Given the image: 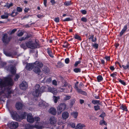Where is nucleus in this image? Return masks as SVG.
<instances>
[{"label":"nucleus","instance_id":"obj_11","mask_svg":"<svg viewBox=\"0 0 129 129\" xmlns=\"http://www.w3.org/2000/svg\"><path fill=\"white\" fill-rule=\"evenodd\" d=\"M75 88L78 92L83 94H84L85 95H87V93L86 92L84 91H83L81 89H79L78 88L77 84H75Z\"/></svg>","mask_w":129,"mask_h":129},{"label":"nucleus","instance_id":"obj_54","mask_svg":"<svg viewBox=\"0 0 129 129\" xmlns=\"http://www.w3.org/2000/svg\"><path fill=\"white\" fill-rule=\"evenodd\" d=\"M58 66L59 67H61L63 66V64L61 62L58 63Z\"/></svg>","mask_w":129,"mask_h":129},{"label":"nucleus","instance_id":"obj_38","mask_svg":"<svg viewBox=\"0 0 129 129\" xmlns=\"http://www.w3.org/2000/svg\"><path fill=\"white\" fill-rule=\"evenodd\" d=\"M98 81L100 82L103 79V78L101 75H99L97 77Z\"/></svg>","mask_w":129,"mask_h":129},{"label":"nucleus","instance_id":"obj_9","mask_svg":"<svg viewBox=\"0 0 129 129\" xmlns=\"http://www.w3.org/2000/svg\"><path fill=\"white\" fill-rule=\"evenodd\" d=\"M49 121L50 123L52 125L55 126L57 121L56 119L53 116L51 117L49 119Z\"/></svg>","mask_w":129,"mask_h":129},{"label":"nucleus","instance_id":"obj_8","mask_svg":"<svg viewBox=\"0 0 129 129\" xmlns=\"http://www.w3.org/2000/svg\"><path fill=\"white\" fill-rule=\"evenodd\" d=\"M20 88L22 90H26L27 87V83L25 81H23L20 84Z\"/></svg>","mask_w":129,"mask_h":129},{"label":"nucleus","instance_id":"obj_6","mask_svg":"<svg viewBox=\"0 0 129 129\" xmlns=\"http://www.w3.org/2000/svg\"><path fill=\"white\" fill-rule=\"evenodd\" d=\"M11 39V38L10 37H8V34H6L4 35L2 38V40L5 43L8 44L10 41Z\"/></svg>","mask_w":129,"mask_h":129},{"label":"nucleus","instance_id":"obj_1","mask_svg":"<svg viewBox=\"0 0 129 129\" xmlns=\"http://www.w3.org/2000/svg\"><path fill=\"white\" fill-rule=\"evenodd\" d=\"M13 84V80L10 77L6 78L3 80L0 79V86L2 87L12 86Z\"/></svg>","mask_w":129,"mask_h":129},{"label":"nucleus","instance_id":"obj_19","mask_svg":"<svg viewBox=\"0 0 129 129\" xmlns=\"http://www.w3.org/2000/svg\"><path fill=\"white\" fill-rule=\"evenodd\" d=\"M18 14V13L17 10L14 9L13 10L12 13L10 14V15L13 17H14L16 16Z\"/></svg>","mask_w":129,"mask_h":129},{"label":"nucleus","instance_id":"obj_5","mask_svg":"<svg viewBox=\"0 0 129 129\" xmlns=\"http://www.w3.org/2000/svg\"><path fill=\"white\" fill-rule=\"evenodd\" d=\"M25 129H33L35 127L37 129H42L44 128V127L43 126L39 125H31L29 124H27L25 126Z\"/></svg>","mask_w":129,"mask_h":129},{"label":"nucleus","instance_id":"obj_22","mask_svg":"<svg viewBox=\"0 0 129 129\" xmlns=\"http://www.w3.org/2000/svg\"><path fill=\"white\" fill-rule=\"evenodd\" d=\"M85 126L84 124L81 123H79L77 125L76 127L79 129H82L83 127H85Z\"/></svg>","mask_w":129,"mask_h":129},{"label":"nucleus","instance_id":"obj_52","mask_svg":"<svg viewBox=\"0 0 129 129\" xmlns=\"http://www.w3.org/2000/svg\"><path fill=\"white\" fill-rule=\"evenodd\" d=\"M119 81L120 82L124 85H125L126 84L125 82L123 80H122L120 79L119 80Z\"/></svg>","mask_w":129,"mask_h":129},{"label":"nucleus","instance_id":"obj_34","mask_svg":"<svg viewBox=\"0 0 129 129\" xmlns=\"http://www.w3.org/2000/svg\"><path fill=\"white\" fill-rule=\"evenodd\" d=\"M15 116L16 120L17 121H19L20 120V119H21V116H20L17 114H16L15 115Z\"/></svg>","mask_w":129,"mask_h":129},{"label":"nucleus","instance_id":"obj_24","mask_svg":"<svg viewBox=\"0 0 129 129\" xmlns=\"http://www.w3.org/2000/svg\"><path fill=\"white\" fill-rule=\"evenodd\" d=\"M68 85L69 87H71V86L70 85H68V83L65 81H64L62 82V87H66Z\"/></svg>","mask_w":129,"mask_h":129},{"label":"nucleus","instance_id":"obj_28","mask_svg":"<svg viewBox=\"0 0 129 129\" xmlns=\"http://www.w3.org/2000/svg\"><path fill=\"white\" fill-rule=\"evenodd\" d=\"M43 70L45 73H47V74H48V73H49V69H48L47 67H45L43 68Z\"/></svg>","mask_w":129,"mask_h":129},{"label":"nucleus","instance_id":"obj_51","mask_svg":"<svg viewBox=\"0 0 129 129\" xmlns=\"http://www.w3.org/2000/svg\"><path fill=\"white\" fill-rule=\"evenodd\" d=\"M24 34V33L22 32H20L17 34V36L19 37H21Z\"/></svg>","mask_w":129,"mask_h":129},{"label":"nucleus","instance_id":"obj_25","mask_svg":"<svg viewBox=\"0 0 129 129\" xmlns=\"http://www.w3.org/2000/svg\"><path fill=\"white\" fill-rule=\"evenodd\" d=\"M53 98L54 102L55 103H56L57 102L58 100L60 99L59 96H53Z\"/></svg>","mask_w":129,"mask_h":129},{"label":"nucleus","instance_id":"obj_64","mask_svg":"<svg viewBox=\"0 0 129 129\" xmlns=\"http://www.w3.org/2000/svg\"><path fill=\"white\" fill-rule=\"evenodd\" d=\"M110 76H111L114 77L116 76V74L114 73L111 74Z\"/></svg>","mask_w":129,"mask_h":129},{"label":"nucleus","instance_id":"obj_26","mask_svg":"<svg viewBox=\"0 0 129 129\" xmlns=\"http://www.w3.org/2000/svg\"><path fill=\"white\" fill-rule=\"evenodd\" d=\"M47 50L48 54H49V56L51 57H53V54L50 49L49 48H48Z\"/></svg>","mask_w":129,"mask_h":129},{"label":"nucleus","instance_id":"obj_31","mask_svg":"<svg viewBox=\"0 0 129 129\" xmlns=\"http://www.w3.org/2000/svg\"><path fill=\"white\" fill-rule=\"evenodd\" d=\"M12 3L9 4L8 3H7L4 6L5 7H6L8 8H9L10 7L13 6Z\"/></svg>","mask_w":129,"mask_h":129},{"label":"nucleus","instance_id":"obj_17","mask_svg":"<svg viewBox=\"0 0 129 129\" xmlns=\"http://www.w3.org/2000/svg\"><path fill=\"white\" fill-rule=\"evenodd\" d=\"M69 114L68 112H65L62 114V117L64 119H67L69 117Z\"/></svg>","mask_w":129,"mask_h":129},{"label":"nucleus","instance_id":"obj_13","mask_svg":"<svg viewBox=\"0 0 129 129\" xmlns=\"http://www.w3.org/2000/svg\"><path fill=\"white\" fill-rule=\"evenodd\" d=\"M48 112L49 113L54 115H55L56 113V109L53 107L50 108Z\"/></svg>","mask_w":129,"mask_h":129},{"label":"nucleus","instance_id":"obj_4","mask_svg":"<svg viewBox=\"0 0 129 129\" xmlns=\"http://www.w3.org/2000/svg\"><path fill=\"white\" fill-rule=\"evenodd\" d=\"M40 86L39 84H36L34 87V91L32 92L33 95L36 97H38L40 93L39 91V87Z\"/></svg>","mask_w":129,"mask_h":129},{"label":"nucleus","instance_id":"obj_37","mask_svg":"<svg viewBox=\"0 0 129 129\" xmlns=\"http://www.w3.org/2000/svg\"><path fill=\"white\" fill-rule=\"evenodd\" d=\"M120 108L122 110L125 111H127V110L126 107L122 105L120 107Z\"/></svg>","mask_w":129,"mask_h":129},{"label":"nucleus","instance_id":"obj_12","mask_svg":"<svg viewBox=\"0 0 129 129\" xmlns=\"http://www.w3.org/2000/svg\"><path fill=\"white\" fill-rule=\"evenodd\" d=\"M43 66L42 63L39 61H36L34 64V67L36 66L39 67L40 68H42Z\"/></svg>","mask_w":129,"mask_h":129},{"label":"nucleus","instance_id":"obj_3","mask_svg":"<svg viewBox=\"0 0 129 129\" xmlns=\"http://www.w3.org/2000/svg\"><path fill=\"white\" fill-rule=\"evenodd\" d=\"M57 113L58 114H61L62 111L65 110L67 108V106L65 103H62L59 104L57 107Z\"/></svg>","mask_w":129,"mask_h":129},{"label":"nucleus","instance_id":"obj_46","mask_svg":"<svg viewBox=\"0 0 129 129\" xmlns=\"http://www.w3.org/2000/svg\"><path fill=\"white\" fill-rule=\"evenodd\" d=\"M17 30V29H14L12 30L11 31H10V35H11L12 34H14L15 32Z\"/></svg>","mask_w":129,"mask_h":129},{"label":"nucleus","instance_id":"obj_10","mask_svg":"<svg viewBox=\"0 0 129 129\" xmlns=\"http://www.w3.org/2000/svg\"><path fill=\"white\" fill-rule=\"evenodd\" d=\"M27 119L28 122L30 123H33L34 121V118L33 117L32 115L30 114L27 115Z\"/></svg>","mask_w":129,"mask_h":129},{"label":"nucleus","instance_id":"obj_21","mask_svg":"<svg viewBox=\"0 0 129 129\" xmlns=\"http://www.w3.org/2000/svg\"><path fill=\"white\" fill-rule=\"evenodd\" d=\"M51 90L50 92L54 94H56L57 93V91L56 88H49V90Z\"/></svg>","mask_w":129,"mask_h":129},{"label":"nucleus","instance_id":"obj_59","mask_svg":"<svg viewBox=\"0 0 129 129\" xmlns=\"http://www.w3.org/2000/svg\"><path fill=\"white\" fill-rule=\"evenodd\" d=\"M81 12L83 14H85L86 13V11L85 10H82Z\"/></svg>","mask_w":129,"mask_h":129},{"label":"nucleus","instance_id":"obj_27","mask_svg":"<svg viewBox=\"0 0 129 129\" xmlns=\"http://www.w3.org/2000/svg\"><path fill=\"white\" fill-rule=\"evenodd\" d=\"M10 15V14H9L7 13H6L4 15H2L1 16V18L2 19H7L8 18V16Z\"/></svg>","mask_w":129,"mask_h":129},{"label":"nucleus","instance_id":"obj_50","mask_svg":"<svg viewBox=\"0 0 129 129\" xmlns=\"http://www.w3.org/2000/svg\"><path fill=\"white\" fill-rule=\"evenodd\" d=\"M81 20L84 22H86L87 21L86 18L84 17H83L81 18Z\"/></svg>","mask_w":129,"mask_h":129},{"label":"nucleus","instance_id":"obj_41","mask_svg":"<svg viewBox=\"0 0 129 129\" xmlns=\"http://www.w3.org/2000/svg\"><path fill=\"white\" fill-rule=\"evenodd\" d=\"M74 71L76 73H77L78 72H81V70L79 68H76L74 69Z\"/></svg>","mask_w":129,"mask_h":129},{"label":"nucleus","instance_id":"obj_14","mask_svg":"<svg viewBox=\"0 0 129 129\" xmlns=\"http://www.w3.org/2000/svg\"><path fill=\"white\" fill-rule=\"evenodd\" d=\"M34 67V64L32 63H28L26 64L25 68L27 70L30 71Z\"/></svg>","mask_w":129,"mask_h":129},{"label":"nucleus","instance_id":"obj_16","mask_svg":"<svg viewBox=\"0 0 129 129\" xmlns=\"http://www.w3.org/2000/svg\"><path fill=\"white\" fill-rule=\"evenodd\" d=\"M23 107L22 104L19 102H17L16 104V107L18 110L21 109Z\"/></svg>","mask_w":129,"mask_h":129},{"label":"nucleus","instance_id":"obj_36","mask_svg":"<svg viewBox=\"0 0 129 129\" xmlns=\"http://www.w3.org/2000/svg\"><path fill=\"white\" fill-rule=\"evenodd\" d=\"M45 89V87L43 86H42L40 88H39V91L40 92V93L44 92Z\"/></svg>","mask_w":129,"mask_h":129},{"label":"nucleus","instance_id":"obj_47","mask_svg":"<svg viewBox=\"0 0 129 129\" xmlns=\"http://www.w3.org/2000/svg\"><path fill=\"white\" fill-rule=\"evenodd\" d=\"M19 75L18 74H16L15 75V78H14V80L15 81H17L18 80V79L19 78Z\"/></svg>","mask_w":129,"mask_h":129},{"label":"nucleus","instance_id":"obj_56","mask_svg":"<svg viewBox=\"0 0 129 129\" xmlns=\"http://www.w3.org/2000/svg\"><path fill=\"white\" fill-rule=\"evenodd\" d=\"M72 20V19L70 18H67L63 20V21H71Z\"/></svg>","mask_w":129,"mask_h":129},{"label":"nucleus","instance_id":"obj_33","mask_svg":"<svg viewBox=\"0 0 129 129\" xmlns=\"http://www.w3.org/2000/svg\"><path fill=\"white\" fill-rule=\"evenodd\" d=\"M4 54L7 56L12 57H13L12 55V53L11 52H4Z\"/></svg>","mask_w":129,"mask_h":129},{"label":"nucleus","instance_id":"obj_58","mask_svg":"<svg viewBox=\"0 0 129 129\" xmlns=\"http://www.w3.org/2000/svg\"><path fill=\"white\" fill-rule=\"evenodd\" d=\"M69 58H66L65 60V63L67 64L69 63Z\"/></svg>","mask_w":129,"mask_h":129},{"label":"nucleus","instance_id":"obj_48","mask_svg":"<svg viewBox=\"0 0 129 129\" xmlns=\"http://www.w3.org/2000/svg\"><path fill=\"white\" fill-rule=\"evenodd\" d=\"M92 46L94 47L95 48L97 49L98 47V44L95 43L94 44L92 45Z\"/></svg>","mask_w":129,"mask_h":129},{"label":"nucleus","instance_id":"obj_44","mask_svg":"<svg viewBox=\"0 0 129 129\" xmlns=\"http://www.w3.org/2000/svg\"><path fill=\"white\" fill-rule=\"evenodd\" d=\"M70 96L69 95H66L64 98V100L67 101L70 99L71 98Z\"/></svg>","mask_w":129,"mask_h":129},{"label":"nucleus","instance_id":"obj_61","mask_svg":"<svg viewBox=\"0 0 129 129\" xmlns=\"http://www.w3.org/2000/svg\"><path fill=\"white\" fill-rule=\"evenodd\" d=\"M105 116V113H102L99 116L100 117L104 118Z\"/></svg>","mask_w":129,"mask_h":129},{"label":"nucleus","instance_id":"obj_42","mask_svg":"<svg viewBox=\"0 0 129 129\" xmlns=\"http://www.w3.org/2000/svg\"><path fill=\"white\" fill-rule=\"evenodd\" d=\"M94 110L95 111H97L100 109V107L98 105L95 106H94Z\"/></svg>","mask_w":129,"mask_h":129},{"label":"nucleus","instance_id":"obj_35","mask_svg":"<svg viewBox=\"0 0 129 129\" xmlns=\"http://www.w3.org/2000/svg\"><path fill=\"white\" fill-rule=\"evenodd\" d=\"M122 67L125 70H126L127 69H129V62L127 63L126 66L122 65Z\"/></svg>","mask_w":129,"mask_h":129},{"label":"nucleus","instance_id":"obj_40","mask_svg":"<svg viewBox=\"0 0 129 129\" xmlns=\"http://www.w3.org/2000/svg\"><path fill=\"white\" fill-rule=\"evenodd\" d=\"M103 124H104V125H107V123L104 120H101L100 122V125H102Z\"/></svg>","mask_w":129,"mask_h":129},{"label":"nucleus","instance_id":"obj_49","mask_svg":"<svg viewBox=\"0 0 129 129\" xmlns=\"http://www.w3.org/2000/svg\"><path fill=\"white\" fill-rule=\"evenodd\" d=\"M17 11L19 12H21L22 11V9L21 8L19 7H17Z\"/></svg>","mask_w":129,"mask_h":129},{"label":"nucleus","instance_id":"obj_23","mask_svg":"<svg viewBox=\"0 0 129 129\" xmlns=\"http://www.w3.org/2000/svg\"><path fill=\"white\" fill-rule=\"evenodd\" d=\"M72 116L75 118H76L78 115V113L77 112H73L71 113Z\"/></svg>","mask_w":129,"mask_h":129},{"label":"nucleus","instance_id":"obj_7","mask_svg":"<svg viewBox=\"0 0 129 129\" xmlns=\"http://www.w3.org/2000/svg\"><path fill=\"white\" fill-rule=\"evenodd\" d=\"M8 125L11 127L15 129L18 127L19 124L18 123L16 122H9L8 124Z\"/></svg>","mask_w":129,"mask_h":129},{"label":"nucleus","instance_id":"obj_39","mask_svg":"<svg viewBox=\"0 0 129 129\" xmlns=\"http://www.w3.org/2000/svg\"><path fill=\"white\" fill-rule=\"evenodd\" d=\"M72 3L71 1H67L64 3V5L67 6L70 5Z\"/></svg>","mask_w":129,"mask_h":129},{"label":"nucleus","instance_id":"obj_30","mask_svg":"<svg viewBox=\"0 0 129 129\" xmlns=\"http://www.w3.org/2000/svg\"><path fill=\"white\" fill-rule=\"evenodd\" d=\"M100 101L99 100H93L92 101V103L94 104H98L100 105Z\"/></svg>","mask_w":129,"mask_h":129},{"label":"nucleus","instance_id":"obj_43","mask_svg":"<svg viewBox=\"0 0 129 129\" xmlns=\"http://www.w3.org/2000/svg\"><path fill=\"white\" fill-rule=\"evenodd\" d=\"M75 100L74 99H73L71 101V103L70 104V105L72 107L73 105L75 103Z\"/></svg>","mask_w":129,"mask_h":129},{"label":"nucleus","instance_id":"obj_53","mask_svg":"<svg viewBox=\"0 0 129 129\" xmlns=\"http://www.w3.org/2000/svg\"><path fill=\"white\" fill-rule=\"evenodd\" d=\"M80 62L81 61H77L76 62H75L74 64V66L75 67H76L78 65V64L80 63Z\"/></svg>","mask_w":129,"mask_h":129},{"label":"nucleus","instance_id":"obj_60","mask_svg":"<svg viewBox=\"0 0 129 129\" xmlns=\"http://www.w3.org/2000/svg\"><path fill=\"white\" fill-rule=\"evenodd\" d=\"M51 78H49L47 79V80H46V82H47L49 83L51 82Z\"/></svg>","mask_w":129,"mask_h":129},{"label":"nucleus","instance_id":"obj_29","mask_svg":"<svg viewBox=\"0 0 129 129\" xmlns=\"http://www.w3.org/2000/svg\"><path fill=\"white\" fill-rule=\"evenodd\" d=\"M20 46L24 49H26L27 47L26 45V42L22 43L20 45Z\"/></svg>","mask_w":129,"mask_h":129},{"label":"nucleus","instance_id":"obj_2","mask_svg":"<svg viewBox=\"0 0 129 129\" xmlns=\"http://www.w3.org/2000/svg\"><path fill=\"white\" fill-rule=\"evenodd\" d=\"M26 45L27 48L34 49L37 48V46H39V44L37 42L35 44L31 41L26 42Z\"/></svg>","mask_w":129,"mask_h":129},{"label":"nucleus","instance_id":"obj_15","mask_svg":"<svg viewBox=\"0 0 129 129\" xmlns=\"http://www.w3.org/2000/svg\"><path fill=\"white\" fill-rule=\"evenodd\" d=\"M33 68V71L36 73L38 74L39 75V73L41 72V70L39 68L36 66H34Z\"/></svg>","mask_w":129,"mask_h":129},{"label":"nucleus","instance_id":"obj_32","mask_svg":"<svg viewBox=\"0 0 129 129\" xmlns=\"http://www.w3.org/2000/svg\"><path fill=\"white\" fill-rule=\"evenodd\" d=\"M27 115V114L25 112L22 113L21 115V119H24L26 117Z\"/></svg>","mask_w":129,"mask_h":129},{"label":"nucleus","instance_id":"obj_62","mask_svg":"<svg viewBox=\"0 0 129 129\" xmlns=\"http://www.w3.org/2000/svg\"><path fill=\"white\" fill-rule=\"evenodd\" d=\"M53 85H57V83L56 81L55 80H54L53 81Z\"/></svg>","mask_w":129,"mask_h":129},{"label":"nucleus","instance_id":"obj_20","mask_svg":"<svg viewBox=\"0 0 129 129\" xmlns=\"http://www.w3.org/2000/svg\"><path fill=\"white\" fill-rule=\"evenodd\" d=\"M15 67L12 66L10 68V72L11 74H15L16 73V70Z\"/></svg>","mask_w":129,"mask_h":129},{"label":"nucleus","instance_id":"obj_57","mask_svg":"<svg viewBox=\"0 0 129 129\" xmlns=\"http://www.w3.org/2000/svg\"><path fill=\"white\" fill-rule=\"evenodd\" d=\"M34 120H35L37 121H40V118L38 117H35L34 118Z\"/></svg>","mask_w":129,"mask_h":129},{"label":"nucleus","instance_id":"obj_63","mask_svg":"<svg viewBox=\"0 0 129 129\" xmlns=\"http://www.w3.org/2000/svg\"><path fill=\"white\" fill-rule=\"evenodd\" d=\"M47 0H44V4L45 6L46 7H47Z\"/></svg>","mask_w":129,"mask_h":129},{"label":"nucleus","instance_id":"obj_45","mask_svg":"<svg viewBox=\"0 0 129 129\" xmlns=\"http://www.w3.org/2000/svg\"><path fill=\"white\" fill-rule=\"evenodd\" d=\"M74 37L76 39L79 40H81L80 37L77 35H76L75 36H74Z\"/></svg>","mask_w":129,"mask_h":129},{"label":"nucleus","instance_id":"obj_55","mask_svg":"<svg viewBox=\"0 0 129 129\" xmlns=\"http://www.w3.org/2000/svg\"><path fill=\"white\" fill-rule=\"evenodd\" d=\"M54 20L55 22H58L59 21V18L58 17L56 18H55Z\"/></svg>","mask_w":129,"mask_h":129},{"label":"nucleus","instance_id":"obj_18","mask_svg":"<svg viewBox=\"0 0 129 129\" xmlns=\"http://www.w3.org/2000/svg\"><path fill=\"white\" fill-rule=\"evenodd\" d=\"M46 105V103L45 102L41 100L39 102V106L40 107H45Z\"/></svg>","mask_w":129,"mask_h":129}]
</instances>
